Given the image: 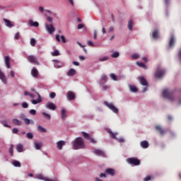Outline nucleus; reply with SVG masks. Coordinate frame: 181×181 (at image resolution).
<instances>
[{"mask_svg": "<svg viewBox=\"0 0 181 181\" xmlns=\"http://www.w3.org/2000/svg\"><path fill=\"white\" fill-rule=\"evenodd\" d=\"M73 147L75 150L84 148V141L82 137H77L73 141Z\"/></svg>", "mask_w": 181, "mask_h": 181, "instance_id": "1", "label": "nucleus"}, {"mask_svg": "<svg viewBox=\"0 0 181 181\" xmlns=\"http://www.w3.org/2000/svg\"><path fill=\"white\" fill-rule=\"evenodd\" d=\"M163 96L165 98L170 100V101L175 100V97L173 95V92L170 91L169 89H164L163 91Z\"/></svg>", "mask_w": 181, "mask_h": 181, "instance_id": "2", "label": "nucleus"}, {"mask_svg": "<svg viewBox=\"0 0 181 181\" xmlns=\"http://www.w3.org/2000/svg\"><path fill=\"white\" fill-rule=\"evenodd\" d=\"M107 132L110 134V136L112 137V139H115V140H117L119 143H124V139L123 138H119V139H117V137L116 136L118 133L117 132H115L114 133L111 129H107Z\"/></svg>", "mask_w": 181, "mask_h": 181, "instance_id": "3", "label": "nucleus"}, {"mask_svg": "<svg viewBox=\"0 0 181 181\" xmlns=\"http://www.w3.org/2000/svg\"><path fill=\"white\" fill-rule=\"evenodd\" d=\"M104 105L108 107L110 110H112L114 113L118 114L119 109L115 106L113 103H110L107 101H104Z\"/></svg>", "mask_w": 181, "mask_h": 181, "instance_id": "4", "label": "nucleus"}, {"mask_svg": "<svg viewBox=\"0 0 181 181\" xmlns=\"http://www.w3.org/2000/svg\"><path fill=\"white\" fill-rule=\"evenodd\" d=\"M165 73L166 71L165 69L158 67L155 73V77L156 78H161L165 76Z\"/></svg>", "mask_w": 181, "mask_h": 181, "instance_id": "5", "label": "nucleus"}, {"mask_svg": "<svg viewBox=\"0 0 181 181\" xmlns=\"http://www.w3.org/2000/svg\"><path fill=\"white\" fill-rule=\"evenodd\" d=\"M139 83L143 86H146L142 90V93H146L148 90V83L144 77H140Z\"/></svg>", "mask_w": 181, "mask_h": 181, "instance_id": "6", "label": "nucleus"}, {"mask_svg": "<svg viewBox=\"0 0 181 181\" xmlns=\"http://www.w3.org/2000/svg\"><path fill=\"white\" fill-rule=\"evenodd\" d=\"M27 60L30 64H35V65H39L40 64L37 57L34 55H28L27 57Z\"/></svg>", "mask_w": 181, "mask_h": 181, "instance_id": "7", "label": "nucleus"}, {"mask_svg": "<svg viewBox=\"0 0 181 181\" xmlns=\"http://www.w3.org/2000/svg\"><path fill=\"white\" fill-rule=\"evenodd\" d=\"M127 163L131 165L137 166L141 164V160L136 158H127Z\"/></svg>", "mask_w": 181, "mask_h": 181, "instance_id": "8", "label": "nucleus"}, {"mask_svg": "<svg viewBox=\"0 0 181 181\" xmlns=\"http://www.w3.org/2000/svg\"><path fill=\"white\" fill-rule=\"evenodd\" d=\"M45 28L46 31L49 34L52 35L55 32V28L53 24L45 23Z\"/></svg>", "mask_w": 181, "mask_h": 181, "instance_id": "9", "label": "nucleus"}, {"mask_svg": "<svg viewBox=\"0 0 181 181\" xmlns=\"http://www.w3.org/2000/svg\"><path fill=\"white\" fill-rule=\"evenodd\" d=\"M66 98L68 100H74L76 99V94L73 91L69 90L66 93Z\"/></svg>", "mask_w": 181, "mask_h": 181, "instance_id": "10", "label": "nucleus"}, {"mask_svg": "<svg viewBox=\"0 0 181 181\" xmlns=\"http://www.w3.org/2000/svg\"><path fill=\"white\" fill-rule=\"evenodd\" d=\"M45 107L48 110H55L57 109V106L54 103H52V102H48L46 103L45 105Z\"/></svg>", "mask_w": 181, "mask_h": 181, "instance_id": "11", "label": "nucleus"}, {"mask_svg": "<svg viewBox=\"0 0 181 181\" xmlns=\"http://www.w3.org/2000/svg\"><path fill=\"white\" fill-rule=\"evenodd\" d=\"M155 129L157 132H160V135H165L167 133V131L160 125H156Z\"/></svg>", "mask_w": 181, "mask_h": 181, "instance_id": "12", "label": "nucleus"}, {"mask_svg": "<svg viewBox=\"0 0 181 181\" xmlns=\"http://www.w3.org/2000/svg\"><path fill=\"white\" fill-rule=\"evenodd\" d=\"M4 64L6 69H11V59L9 56L4 57Z\"/></svg>", "mask_w": 181, "mask_h": 181, "instance_id": "13", "label": "nucleus"}, {"mask_svg": "<svg viewBox=\"0 0 181 181\" xmlns=\"http://www.w3.org/2000/svg\"><path fill=\"white\" fill-rule=\"evenodd\" d=\"M36 95H37V100H32L31 103L33 105H37L38 103H40L42 102L41 95L37 92H35Z\"/></svg>", "mask_w": 181, "mask_h": 181, "instance_id": "14", "label": "nucleus"}, {"mask_svg": "<svg viewBox=\"0 0 181 181\" xmlns=\"http://www.w3.org/2000/svg\"><path fill=\"white\" fill-rule=\"evenodd\" d=\"M66 145V142L62 140H59L57 142V148L58 150H62L63 146Z\"/></svg>", "mask_w": 181, "mask_h": 181, "instance_id": "15", "label": "nucleus"}, {"mask_svg": "<svg viewBox=\"0 0 181 181\" xmlns=\"http://www.w3.org/2000/svg\"><path fill=\"white\" fill-rule=\"evenodd\" d=\"M0 80L4 84H7V78L4 73L0 69Z\"/></svg>", "mask_w": 181, "mask_h": 181, "instance_id": "16", "label": "nucleus"}, {"mask_svg": "<svg viewBox=\"0 0 181 181\" xmlns=\"http://www.w3.org/2000/svg\"><path fill=\"white\" fill-rule=\"evenodd\" d=\"M140 146L142 148H148L149 147V143L148 141L144 140L140 142Z\"/></svg>", "mask_w": 181, "mask_h": 181, "instance_id": "17", "label": "nucleus"}, {"mask_svg": "<svg viewBox=\"0 0 181 181\" xmlns=\"http://www.w3.org/2000/svg\"><path fill=\"white\" fill-rule=\"evenodd\" d=\"M31 75L33 78H37L39 75V71L36 68H33L31 69Z\"/></svg>", "mask_w": 181, "mask_h": 181, "instance_id": "18", "label": "nucleus"}, {"mask_svg": "<svg viewBox=\"0 0 181 181\" xmlns=\"http://www.w3.org/2000/svg\"><path fill=\"white\" fill-rule=\"evenodd\" d=\"M93 153L98 156H105V152L100 149H95Z\"/></svg>", "mask_w": 181, "mask_h": 181, "instance_id": "19", "label": "nucleus"}, {"mask_svg": "<svg viewBox=\"0 0 181 181\" xmlns=\"http://www.w3.org/2000/svg\"><path fill=\"white\" fill-rule=\"evenodd\" d=\"M175 44V36L172 35L169 40V47L173 48Z\"/></svg>", "mask_w": 181, "mask_h": 181, "instance_id": "20", "label": "nucleus"}, {"mask_svg": "<svg viewBox=\"0 0 181 181\" xmlns=\"http://www.w3.org/2000/svg\"><path fill=\"white\" fill-rule=\"evenodd\" d=\"M12 123L16 125V126H21L22 125V121H21L20 119H17V118H13L12 119Z\"/></svg>", "mask_w": 181, "mask_h": 181, "instance_id": "21", "label": "nucleus"}, {"mask_svg": "<svg viewBox=\"0 0 181 181\" xmlns=\"http://www.w3.org/2000/svg\"><path fill=\"white\" fill-rule=\"evenodd\" d=\"M152 37L154 40H158L159 38V30L158 29L153 30Z\"/></svg>", "mask_w": 181, "mask_h": 181, "instance_id": "22", "label": "nucleus"}, {"mask_svg": "<svg viewBox=\"0 0 181 181\" xmlns=\"http://www.w3.org/2000/svg\"><path fill=\"white\" fill-rule=\"evenodd\" d=\"M16 151L18 152V153H22L23 152V145L22 144H16Z\"/></svg>", "mask_w": 181, "mask_h": 181, "instance_id": "23", "label": "nucleus"}, {"mask_svg": "<svg viewBox=\"0 0 181 181\" xmlns=\"http://www.w3.org/2000/svg\"><path fill=\"white\" fill-rule=\"evenodd\" d=\"M105 173L110 175V176H114L115 174V170H113V168H107L105 170Z\"/></svg>", "mask_w": 181, "mask_h": 181, "instance_id": "24", "label": "nucleus"}, {"mask_svg": "<svg viewBox=\"0 0 181 181\" xmlns=\"http://www.w3.org/2000/svg\"><path fill=\"white\" fill-rule=\"evenodd\" d=\"M76 73V71L74 69H70L68 71H67V74L66 75L68 76H75Z\"/></svg>", "mask_w": 181, "mask_h": 181, "instance_id": "25", "label": "nucleus"}, {"mask_svg": "<svg viewBox=\"0 0 181 181\" xmlns=\"http://www.w3.org/2000/svg\"><path fill=\"white\" fill-rule=\"evenodd\" d=\"M4 22L5 23V25L6 27H8V28L13 27V25L12 24L11 21H9L6 18H4Z\"/></svg>", "mask_w": 181, "mask_h": 181, "instance_id": "26", "label": "nucleus"}, {"mask_svg": "<svg viewBox=\"0 0 181 181\" xmlns=\"http://www.w3.org/2000/svg\"><path fill=\"white\" fill-rule=\"evenodd\" d=\"M61 116L62 119H65L67 117L66 110L64 108L61 110Z\"/></svg>", "mask_w": 181, "mask_h": 181, "instance_id": "27", "label": "nucleus"}, {"mask_svg": "<svg viewBox=\"0 0 181 181\" xmlns=\"http://www.w3.org/2000/svg\"><path fill=\"white\" fill-rule=\"evenodd\" d=\"M34 146H35V148L36 149V150H40L41 149V148L42 147V143H41V142H35L34 143Z\"/></svg>", "mask_w": 181, "mask_h": 181, "instance_id": "28", "label": "nucleus"}, {"mask_svg": "<svg viewBox=\"0 0 181 181\" xmlns=\"http://www.w3.org/2000/svg\"><path fill=\"white\" fill-rule=\"evenodd\" d=\"M29 25H30V26H33V27H35V28L39 27V23L37 22V21H35V22H34V21H32V20L29 21Z\"/></svg>", "mask_w": 181, "mask_h": 181, "instance_id": "29", "label": "nucleus"}, {"mask_svg": "<svg viewBox=\"0 0 181 181\" xmlns=\"http://www.w3.org/2000/svg\"><path fill=\"white\" fill-rule=\"evenodd\" d=\"M12 165L16 168H20L21 166V162H19L18 160H14L12 161Z\"/></svg>", "mask_w": 181, "mask_h": 181, "instance_id": "30", "label": "nucleus"}, {"mask_svg": "<svg viewBox=\"0 0 181 181\" xmlns=\"http://www.w3.org/2000/svg\"><path fill=\"white\" fill-rule=\"evenodd\" d=\"M1 124L4 127L7 128H11V126L8 124V120L7 119H3L1 121Z\"/></svg>", "mask_w": 181, "mask_h": 181, "instance_id": "31", "label": "nucleus"}, {"mask_svg": "<svg viewBox=\"0 0 181 181\" xmlns=\"http://www.w3.org/2000/svg\"><path fill=\"white\" fill-rule=\"evenodd\" d=\"M37 131L40 132V133H46L47 132V129L41 125L37 126Z\"/></svg>", "mask_w": 181, "mask_h": 181, "instance_id": "32", "label": "nucleus"}, {"mask_svg": "<svg viewBox=\"0 0 181 181\" xmlns=\"http://www.w3.org/2000/svg\"><path fill=\"white\" fill-rule=\"evenodd\" d=\"M129 90L132 93H136L138 91V88L134 85H130L129 86Z\"/></svg>", "mask_w": 181, "mask_h": 181, "instance_id": "33", "label": "nucleus"}, {"mask_svg": "<svg viewBox=\"0 0 181 181\" xmlns=\"http://www.w3.org/2000/svg\"><path fill=\"white\" fill-rule=\"evenodd\" d=\"M81 134H82V135H83V138H84L85 139H87V140H90V134H88L87 132H82Z\"/></svg>", "mask_w": 181, "mask_h": 181, "instance_id": "34", "label": "nucleus"}, {"mask_svg": "<svg viewBox=\"0 0 181 181\" xmlns=\"http://www.w3.org/2000/svg\"><path fill=\"white\" fill-rule=\"evenodd\" d=\"M133 23H134V22H133L132 20H129V21H128V29H129V30H130V31H132V30H133Z\"/></svg>", "mask_w": 181, "mask_h": 181, "instance_id": "35", "label": "nucleus"}, {"mask_svg": "<svg viewBox=\"0 0 181 181\" xmlns=\"http://www.w3.org/2000/svg\"><path fill=\"white\" fill-rule=\"evenodd\" d=\"M136 65L141 68H143L144 69H146L147 67L146 66V64L143 62H136Z\"/></svg>", "mask_w": 181, "mask_h": 181, "instance_id": "36", "label": "nucleus"}, {"mask_svg": "<svg viewBox=\"0 0 181 181\" xmlns=\"http://www.w3.org/2000/svg\"><path fill=\"white\" fill-rule=\"evenodd\" d=\"M42 116L44 117V118L50 120L51 119V115L45 112H43L42 113Z\"/></svg>", "mask_w": 181, "mask_h": 181, "instance_id": "37", "label": "nucleus"}, {"mask_svg": "<svg viewBox=\"0 0 181 181\" xmlns=\"http://www.w3.org/2000/svg\"><path fill=\"white\" fill-rule=\"evenodd\" d=\"M13 144H11L8 148V153H10L11 156H13Z\"/></svg>", "mask_w": 181, "mask_h": 181, "instance_id": "38", "label": "nucleus"}, {"mask_svg": "<svg viewBox=\"0 0 181 181\" xmlns=\"http://www.w3.org/2000/svg\"><path fill=\"white\" fill-rule=\"evenodd\" d=\"M37 179L44 180L45 181H55L54 180H51V178H44L43 175H37Z\"/></svg>", "mask_w": 181, "mask_h": 181, "instance_id": "39", "label": "nucleus"}, {"mask_svg": "<svg viewBox=\"0 0 181 181\" xmlns=\"http://www.w3.org/2000/svg\"><path fill=\"white\" fill-rule=\"evenodd\" d=\"M120 54L118 52H114L112 54H111V57L113 59H116L118 58L119 57Z\"/></svg>", "mask_w": 181, "mask_h": 181, "instance_id": "40", "label": "nucleus"}, {"mask_svg": "<svg viewBox=\"0 0 181 181\" xmlns=\"http://www.w3.org/2000/svg\"><path fill=\"white\" fill-rule=\"evenodd\" d=\"M24 95L25 96H30V98H32V99H33V98H35V95H33V94H32V93H29V92H28V91H24Z\"/></svg>", "mask_w": 181, "mask_h": 181, "instance_id": "41", "label": "nucleus"}, {"mask_svg": "<svg viewBox=\"0 0 181 181\" xmlns=\"http://www.w3.org/2000/svg\"><path fill=\"white\" fill-rule=\"evenodd\" d=\"M36 42H37V41L35 38H31L30 39V44L32 47H35Z\"/></svg>", "mask_w": 181, "mask_h": 181, "instance_id": "42", "label": "nucleus"}, {"mask_svg": "<svg viewBox=\"0 0 181 181\" xmlns=\"http://www.w3.org/2000/svg\"><path fill=\"white\" fill-rule=\"evenodd\" d=\"M110 77L114 81H117V77L116 76V74L112 73L110 74Z\"/></svg>", "mask_w": 181, "mask_h": 181, "instance_id": "43", "label": "nucleus"}, {"mask_svg": "<svg viewBox=\"0 0 181 181\" xmlns=\"http://www.w3.org/2000/svg\"><path fill=\"white\" fill-rule=\"evenodd\" d=\"M52 55L53 57H58V56H59V55H60L59 51L57 50V49L54 50V51L52 53Z\"/></svg>", "mask_w": 181, "mask_h": 181, "instance_id": "44", "label": "nucleus"}, {"mask_svg": "<svg viewBox=\"0 0 181 181\" xmlns=\"http://www.w3.org/2000/svg\"><path fill=\"white\" fill-rule=\"evenodd\" d=\"M26 137H27L28 139H33V133H31V132H28V133L26 134Z\"/></svg>", "mask_w": 181, "mask_h": 181, "instance_id": "45", "label": "nucleus"}, {"mask_svg": "<svg viewBox=\"0 0 181 181\" xmlns=\"http://www.w3.org/2000/svg\"><path fill=\"white\" fill-rule=\"evenodd\" d=\"M132 58L133 59H138L140 58V55H139V54H133L132 55Z\"/></svg>", "mask_w": 181, "mask_h": 181, "instance_id": "46", "label": "nucleus"}, {"mask_svg": "<svg viewBox=\"0 0 181 181\" xmlns=\"http://www.w3.org/2000/svg\"><path fill=\"white\" fill-rule=\"evenodd\" d=\"M108 59H109L108 57H103L99 58V61L101 62H105Z\"/></svg>", "mask_w": 181, "mask_h": 181, "instance_id": "47", "label": "nucleus"}, {"mask_svg": "<svg viewBox=\"0 0 181 181\" xmlns=\"http://www.w3.org/2000/svg\"><path fill=\"white\" fill-rule=\"evenodd\" d=\"M23 121L26 125H29L30 124V119L28 118H24Z\"/></svg>", "mask_w": 181, "mask_h": 181, "instance_id": "48", "label": "nucleus"}, {"mask_svg": "<svg viewBox=\"0 0 181 181\" xmlns=\"http://www.w3.org/2000/svg\"><path fill=\"white\" fill-rule=\"evenodd\" d=\"M29 113L31 115H35L36 113H37V111L35 110H34V109H31V110H30Z\"/></svg>", "mask_w": 181, "mask_h": 181, "instance_id": "49", "label": "nucleus"}, {"mask_svg": "<svg viewBox=\"0 0 181 181\" xmlns=\"http://www.w3.org/2000/svg\"><path fill=\"white\" fill-rule=\"evenodd\" d=\"M20 38V33L19 32H17L15 35H14V39L16 40H18Z\"/></svg>", "mask_w": 181, "mask_h": 181, "instance_id": "50", "label": "nucleus"}, {"mask_svg": "<svg viewBox=\"0 0 181 181\" xmlns=\"http://www.w3.org/2000/svg\"><path fill=\"white\" fill-rule=\"evenodd\" d=\"M21 105H22V107L24 109L28 107V104L26 102H23Z\"/></svg>", "mask_w": 181, "mask_h": 181, "instance_id": "51", "label": "nucleus"}, {"mask_svg": "<svg viewBox=\"0 0 181 181\" xmlns=\"http://www.w3.org/2000/svg\"><path fill=\"white\" fill-rule=\"evenodd\" d=\"M101 79L104 81H107V76L105 74H102L101 75Z\"/></svg>", "mask_w": 181, "mask_h": 181, "instance_id": "52", "label": "nucleus"}, {"mask_svg": "<svg viewBox=\"0 0 181 181\" xmlns=\"http://www.w3.org/2000/svg\"><path fill=\"white\" fill-rule=\"evenodd\" d=\"M56 97V93L55 92H52L49 93V98L52 99H54Z\"/></svg>", "mask_w": 181, "mask_h": 181, "instance_id": "53", "label": "nucleus"}, {"mask_svg": "<svg viewBox=\"0 0 181 181\" xmlns=\"http://www.w3.org/2000/svg\"><path fill=\"white\" fill-rule=\"evenodd\" d=\"M153 178L151 175H147L146 178H144V181H149Z\"/></svg>", "mask_w": 181, "mask_h": 181, "instance_id": "54", "label": "nucleus"}, {"mask_svg": "<svg viewBox=\"0 0 181 181\" xmlns=\"http://www.w3.org/2000/svg\"><path fill=\"white\" fill-rule=\"evenodd\" d=\"M110 88V86L107 85H103V90L104 91H106L107 90H108Z\"/></svg>", "mask_w": 181, "mask_h": 181, "instance_id": "55", "label": "nucleus"}, {"mask_svg": "<svg viewBox=\"0 0 181 181\" xmlns=\"http://www.w3.org/2000/svg\"><path fill=\"white\" fill-rule=\"evenodd\" d=\"M89 141L91 144H93L97 143V141L95 139H94L93 138H91V137H90Z\"/></svg>", "mask_w": 181, "mask_h": 181, "instance_id": "56", "label": "nucleus"}, {"mask_svg": "<svg viewBox=\"0 0 181 181\" xmlns=\"http://www.w3.org/2000/svg\"><path fill=\"white\" fill-rule=\"evenodd\" d=\"M61 40L63 43H66V40L64 35H61Z\"/></svg>", "mask_w": 181, "mask_h": 181, "instance_id": "57", "label": "nucleus"}, {"mask_svg": "<svg viewBox=\"0 0 181 181\" xmlns=\"http://www.w3.org/2000/svg\"><path fill=\"white\" fill-rule=\"evenodd\" d=\"M87 44L90 47H95V45H94V43L92 41H88Z\"/></svg>", "mask_w": 181, "mask_h": 181, "instance_id": "58", "label": "nucleus"}, {"mask_svg": "<svg viewBox=\"0 0 181 181\" xmlns=\"http://www.w3.org/2000/svg\"><path fill=\"white\" fill-rule=\"evenodd\" d=\"M47 21L49 23H52V21H53V19H52V17L47 16Z\"/></svg>", "mask_w": 181, "mask_h": 181, "instance_id": "59", "label": "nucleus"}, {"mask_svg": "<svg viewBox=\"0 0 181 181\" xmlns=\"http://www.w3.org/2000/svg\"><path fill=\"white\" fill-rule=\"evenodd\" d=\"M12 133L13 134H18V129L17 128H13L12 129Z\"/></svg>", "mask_w": 181, "mask_h": 181, "instance_id": "60", "label": "nucleus"}, {"mask_svg": "<svg viewBox=\"0 0 181 181\" xmlns=\"http://www.w3.org/2000/svg\"><path fill=\"white\" fill-rule=\"evenodd\" d=\"M83 28H84V25L81 23L78 24L77 27L78 30L83 29Z\"/></svg>", "mask_w": 181, "mask_h": 181, "instance_id": "61", "label": "nucleus"}, {"mask_svg": "<svg viewBox=\"0 0 181 181\" xmlns=\"http://www.w3.org/2000/svg\"><path fill=\"white\" fill-rule=\"evenodd\" d=\"M55 39L57 40V42H61L59 35H55Z\"/></svg>", "mask_w": 181, "mask_h": 181, "instance_id": "62", "label": "nucleus"}, {"mask_svg": "<svg viewBox=\"0 0 181 181\" xmlns=\"http://www.w3.org/2000/svg\"><path fill=\"white\" fill-rule=\"evenodd\" d=\"M98 37V33L96 30H94V34H93V39L96 40Z\"/></svg>", "mask_w": 181, "mask_h": 181, "instance_id": "63", "label": "nucleus"}, {"mask_svg": "<svg viewBox=\"0 0 181 181\" xmlns=\"http://www.w3.org/2000/svg\"><path fill=\"white\" fill-rule=\"evenodd\" d=\"M10 76L11 78L15 77V72L13 71H10Z\"/></svg>", "mask_w": 181, "mask_h": 181, "instance_id": "64", "label": "nucleus"}]
</instances>
